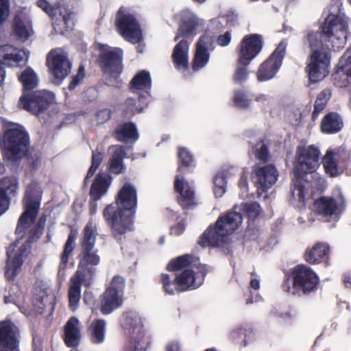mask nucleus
<instances>
[{
	"label": "nucleus",
	"mask_w": 351,
	"mask_h": 351,
	"mask_svg": "<svg viewBox=\"0 0 351 351\" xmlns=\"http://www.w3.org/2000/svg\"><path fill=\"white\" fill-rule=\"evenodd\" d=\"M320 151L313 145L300 144L296 149L294 162V175L299 178L317 180L319 175L316 173L319 167Z\"/></svg>",
	"instance_id": "nucleus-8"
},
{
	"label": "nucleus",
	"mask_w": 351,
	"mask_h": 351,
	"mask_svg": "<svg viewBox=\"0 0 351 351\" xmlns=\"http://www.w3.org/2000/svg\"><path fill=\"white\" fill-rule=\"evenodd\" d=\"M110 117V112L108 109H103L97 113V121L98 123H103Z\"/></svg>",
	"instance_id": "nucleus-60"
},
{
	"label": "nucleus",
	"mask_w": 351,
	"mask_h": 351,
	"mask_svg": "<svg viewBox=\"0 0 351 351\" xmlns=\"http://www.w3.org/2000/svg\"><path fill=\"white\" fill-rule=\"evenodd\" d=\"M25 93L20 97L19 105L21 108L34 114H39L54 101V94L45 90L34 92L33 95L27 93L36 88L39 78L30 67L24 70L19 76Z\"/></svg>",
	"instance_id": "nucleus-5"
},
{
	"label": "nucleus",
	"mask_w": 351,
	"mask_h": 351,
	"mask_svg": "<svg viewBox=\"0 0 351 351\" xmlns=\"http://www.w3.org/2000/svg\"><path fill=\"white\" fill-rule=\"evenodd\" d=\"M346 200L340 188L335 189L332 197H322L314 203V210L319 215L328 217L339 216L346 209Z\"/></svg>",
	"instance_id": "nucleus-16"
},
{
	"label": "nucleus",
	"mask_w": 351,
	"mask_h": 351,
	"mask_svg": "<svg viewBox=\"0 0 351 351\" xmlns=\"http://www.w3.org/2000/svg\"><path fill=\"white\" fill-rule=\"evenodd\" d=\"M247 66H243L239 63L233 75V81L237 84H241L248 78Z\"/></svg>",
	"instance_id": "nucleus-50"
},
{
	"label": "nucleus",
	"mask_w": 351,
	"mask_h": 351,
	"mask_svg": "<svg viewBox=\"0 0 351 351\" xmlns=\"http://www.w3.org/2000/svg\"><path fill=\"white\" fill-rule=\"evenodd\" d=\"M84 69L83 67H80L79 69L77 74L73 78L71 82L70 83L69 88L70 90L74 89L76 86L79 84V82L84 78Z\"/></svg>",
	"instance_id": "nucleus-59"
},
{
	"label": "nucleus",
	"mask_w": 351,
	"mask_h": 351,
	"mask_svg": "<svg viewBox=\"0 0 351 351\" xmlns=\"http://www.w3.org/2000/svg\"><path fill=\"white\" fill-rule=\"evenodd\" d=\"M184 230L185 224L184 219H180L177 224L171 227V234L175 236H179L184 232Z\"/></svg>",
	"instance_id": "nucleus-58"
},
{
	"label": "nucleus",
	"mask_w": 351,
	"mask_h": 351,
	"mask_svg": "<svg viewBox=\"0 0 351 351\" xmlns=\"http://www.w3.org/2000/svg\"><path fill=\"white\" fill-rule=\"evenodd\" d=\"M262 212L257 202L235 205L233 210L221 215L214 226H210L202 236L199 244L203 247H222L232 234L241 225L243 213L250 220L258 217Z\"/></svg>",
	"instance_id": "nucleus-3"
},
{
	"label": "nucleus",
	"mask_w": 351,
	"mask_h": 351,
	"mask_svg": "<svg viewBox=\"0 0 351 351\" xmlns=\"http://www.w3.org/2000/svg\"><path fill=\"white\" fill-rule=\"evenodd\" d=\"M160 282L164 291L169 295H174L182 291L180 290L178 281L176 280V276L172 277L169 274H162L160 276Z\"/></svg>",
	"instance_id": "nucleus-45"
},
{
	"label": "nucleus",
	"mask_w": 351,
	"mask_h": 351,
	"mask_svg": "<svg viewBox=\"0 0 351 351\" xmlns=\"http://www.w3.org/2000/svg\"><path fill=\"white\" fill-rule=\"evenodd\" d=\"M97 230L96 223L90 219L84 229L83 237L81 240L82 249L95 248Z\"/></svg>",
	"instance_id": "nucleus-40"
},
{
	"label": "nucleus",
	"mask_w": 351,
	"mask_h": 351,
	"mask_svg": "<svg viewBox=\"0 0 351 351\" xmlns=\"http://www.w3.org/2000/svg\"><path fill=\"white\" fill-rule=\"evenodd\" d=\"M251 157L254 156L260 161L265 162L269 158L268 148L263 142H260L250 152Z\"/></svg>",
	"instance_id": "nucleus-48"
},
{
	"label": "nucleus",
	"mask_w": 351,
	"mask_h": 351,
	"mask_svg": "<svg viewBox=\"0 0 351 351\" xmlns=\"http://www.w3.org/2000/svg\"><path fill=\"white\" fill-rule=\"evenodd\" d=\"M166 351H183L180 343L178 341H171L166 346Z\"/></svg>",
	"instance_id": "nucleus-63"
},
{
	"label": "nucleus",
	"mask_w": 351,
	"mask_h": 351,
	"mask_svg": "<svg viewBox=\"0 0 351 351\" xmlns=\"http://www.w3.org/2000/svg\"><path fill=\"white\" fill-rule=\"evenodd\" d=\"M348 21L334 14H328L319 31L308 30L305 34L304 43L311 50L306 72L309 80L317 82L328 75L330 58L325 48L330 45L339 49L347 40Z\"/></svg>",
	"instance_id": "nucleus-2"
},
{
	"label": "nucleus",
	"mask_w": 351,
	"mask_h": 351,
	"mask_svg": "<svg viewBox=\"0 0 351 351\" xmlns=\"http://www.w3.org/2000/svg\"><path fill=\"white\" fill-rule=\"evenodd\" d=\"M121 328L130 334L137 333L143 327V322L140 315L135 311H127L120 318Z\"/></svg>",
	"instance_id": "nucleus-35"
},
{
	"label": "nucleus",
	"mask_w": 351,
	"mask_h": 351,
	"mask_svg": "<svg viewBox=\"0 0 351 351\" xmlns=\"http://www.w3.org/2000/svg\"><path fill=\"white\" fill-rule=\"evenodd\" d=\"M109 152L110 156L108 162V171L116 175L123 173L126 169L123 162L126 154L124 147L113 145L110 147Z\"/></svg>",
	"instance_id": "nucleus-31"
},
{
	"label": "nucleus",
	"mask_w": 351,
	"mask_h": 351,
	"mask_svg": "<svg viewBox=\"0 0 351 351\" xmlns=\"http://www.w3.org/2000/svg\"><path fill=\"white\" fill-rule=\"evenodd\" d=\"M226 19L224 16H221L217 19H212L209 23V27L211 29H221L225 27L226 25Z\"/></svg>",
	"instance_id": "nucleus-54"
},
{
	"label": "nucleus",
	"mask_w": 351,
	"mask_h": 351,
	"mask_svg": "<svg viewBox=\"0 0 351 351\" xmlns=\"http://www.w3.org/2000/svg\"><path fill=\"white\" fill-rule=\"evenodd\" d=\"M287 45V41L282 40L272 54L260 66L256 75L258 81H267L276 76L281 66Z\"/></svg>",
	"instance_id": "nucleus-17"
},
{
	"label": "nucleus",
	"mask_w": 351,
	"mask_h": 351,
	"mask_svg": "<svg viewBox=\"0 0 351 351\" xmlns=\"http://www.w3.org/2000/svg\"><path fill=\"white\" fill-rule=\"evenodd\" d=\"M271 314L282 322H287L292 318L291 311L288 308L276 307L273 309Z\"/></svg>",
	"instance_id": "nucleus-51"
},
{
	"label": "nucleus",
	"mask_w": 351,
	"mask_h": 351,
	"mask_svg": "<svg viewBox=\"0 0 351 351\" xmlns=\"http://www.w3.org/2000/svg\"><path fill=\"white\" fill-rule=\"evenodd\" d=\"M5 160L15 162L24 157L29 147V138L25 128L16 123L8 125L0 138Z\"/></svg>",
	"instance_id": "nucleus-7"
},
{
	"label": "nucleus",
	"mask_w": 351,
	"mask_h": 351,
	"mask_svg": "<svg viewBox=\"0 0 351 351\" xmlns=\"http://www.w3.org/2000/svg\"><path fill=\"white\" fill-rule=\"evenodd\" d=\"M174 187L178 194V203L184 209L190 208L197 204L193 185L186 181L182 176H176Z\"/></svg>",
	"instance_id": "nucleus-21"
},
{
	"label": "nucleus",
	"mask_w": 351,
	"mask_h": 351,
	"mask_svg": "<svg viewBox=\"0 0 351 351\" xmlns=\"http://www.w3.org/2000/svg\"><path fill=\"white\" fill-rule=\"evenodd\" d=\"M335 84L339 87L351 84V46L346 50L340 60V66L333 74Z\"/></svg>",
	"instance_id": "nucleus-26"
},
{
	"label": "nucleus",
	"mask_w": 351,
	"mask_h": 351,
	"mask_svg": "<svg viewBox=\"0 0 351 351\" xmlns=\"http://www.w3.org/2000/svg\"><path fill=\"white\" fill-rule=\"evenodd\" d=\"M17 289L18 287L16 286L15 288L13 289L12 293L10 291L8 295H5L4 302L5 304L13 303L16 305H19V295L14 291L15 290L17 291Z\"/></svg>",
	"instance_id": "nucleus-56"
},
{
	"label": "nucleus",
	"mask_w": 351,
	"mask_h": 351,
	"mask_svg": "<svg viewBox=\"0 0 351 351\" xmlns=\"http://www.w3.org/2000/svg\"><path fill=\"white\" fill-rule=\"evenodd\" d=\"M330 97V93L328 90L321 92L315 101L313 118L316 119L319 114L324 109L326 104Z\"/></svg>",
	"instance_id": "nucleus-47"
},
{
	"label": "nucleus",
	"mask_w": 351,
	"mask_h": 351,
	"mask_svg": "<svg viewBox=\"0 0 351 351\" xmlns=\"http://www.w3.org/2000/svg\"><path fill=\"white\" fill-rule=\"evenodd\" d=\"M308 178H299L295 177L293 180V185L291 188V203L295 207L301 208L304 206L305 202L308 197L307 183Z\"/></svg>",
	"instance_id": "nucleus-29"
},
{
	"label": "nucleus",
	"mask_w": 351,
	"mask_h": 351,
	"mask_svg": "<svg viewBox=\"0 0 351 351\" xmlns=\"http://www.w3.org/2000/svg\"><path fill=\"white\" fill-rule=\"evenodd\" d=\"M10 15L9 0H0V25Z\"/></svg>",
	"instance_id": "nucleus-52"
},
{
	"label": "nucleus",
	"mask_w": 351,
	"mask_h": 351,
	"mask_svg": "<svg viewBox=\"0 0 351 351\" xmlns=\"http://www.w3.org/2000/svg\"><path fill=\"white\" fill-rule=\"evenodd\" d=\"M74 23V13L64 10L60 13L59 17L53 23V25L57 33L64 34L73 29Z\"/></svg>",
	"instance_id": "nucleus-38"
},
{
	"label": "nucleus",
	"mask_w": 351,
	"mask_h": 351,
	"mask_svg": "<svg viewBox=\"0 0 351 351\" xmlns=\"http://www.w3.org/2000/svg\"><path fill=\"white\" fill-rule=\"evenodd\" d=\"M85 274L77 270L70 280L69 289V306L72 311H75L81 298V286L84 280Z\"/></svg>",
	"instance_id": "nucleus-34"
},
{
	"label": "nucleus",
	"mask_w": 351,
	"mask_h": 351,
	"mask_svg": "<svg viewBox=\"0 0 351 351\" xmlns=\"http://www.w3.org/2000/svg\"><path fill=\"white\" fill-rule=\"evenodd\" d=\"M173 49L171 60L174 67L181 71H186L189 66V48L192 40L181 37Z\"/></svg>",
	"instance_id": "nucleus-23"
},
{
	"label": "nucleus",
	"mask_w": 351,
	"mask_h": 351,
	"mask_svg": "<svg viewBox=\"0 0 351 351\" xmlns=\"http://www.w3.org/2000/svg\"><path fill=\"white\" fill-rule=\"evenodd\" d=\"M152 86L150 75L145 71L138 73L130 82V89L138 95V104L135 99L129 98L126 100L123 110L126 117H131L141 112L147 106L149 101V90Z\"/></svg>",
	"instance_id": "nucleus-9"
},
{
	"label": "nucleus",
	"mask_w": 351,
	"mask_h": 351,
	"mask_svg": "<svg viewBox=\"0 0 351 351\" xmlns=\"http://www.w3.org/2000/svg\"><path fill=\"white\" fill-rule=\"evenodd\" d=\"M149 344V339L145 336H142L140 339L135 341L133 346L136 351H145Z\"/></svg>",
	"instance_id": "nucleus-55"
},
{
	"label": "nucleus",
	"mask_w": 351,
	"mask_h": 351,
	"mask_svg": "<svg viewBox=\"0 0 351 351\" xmlns=\"http://www.w3.org/2000/svg\"><path fill=\"white\" fill-rule=\"evenodd\" d=\"M112 181V178L109 175L99 173L90 189V197L93 202H91L90 206V214L94 215L97 211V201H98L102 195L108 191Z\"/></svg>",
	"instance_id": "nucleus-25"
},
{
	"label": "nucleus",
	"mask_w": 351,
	"mask_h": 351,
	"mask_svg": "<svg viewBox=\"0 0 351 351\" xmlns=\"http://www.w3.org/2000/svg\"><path fill=\"white\" fill-rule=\"evenodd\" d=\"M75 247V237L70 234L64 245V251L61 255V261L59 265V275H64V270L69 261V256L71 254Z\"/></svg>",
	"instance_id": "nucleus-44"
},
{
	"label": "nucleus",
	"mask_w": 351,
	"mask_h": 351,
	"mask_svg": "<svg viewBox=\"0 0 351 351\" xmlns=\"http://www.w3.org/2000/svg\"><path fill=\"white\" fill-rule=\"evenodd\" d=\"M90 338L93 343L100 344L106 338V322L104 319L94 320L90 326Z\"/></svg>",
	"instance_id": "nucleus-42"
},
{
	"label": "nucleus",
	"mask_w": 351,
	"mask_h": 351,
	"mask_svg": "<svg viewBox=\"0 0 351 351\" xmlns=\"http://www.w3.org/2000/svg\"><path fill=\"white\" fill-rule=\"evenodd\" d=\"M232 37L230 32H226L222 35H220L217 38V43L221 47L228 46L231 41Z\"/></svg>",
	"instance_id": "nucleus-61"
},
{
	"label": "nucleus",
	"mask_w": 351,
	"mask_h": 351,
	"mask_svg": "<svg viewBox=\"0 0 351 351\" xmlns=\"http://www.w3.org/2000/svg\"><path fill=\"white\" fill-rule=\"evenodd\" d=\"M37 5L49 16L53 17L56 15V8L46 0H38L37 1Z\"/></svg>",
	"instance_id": "nucleus-53"
},
{
	"label": "nucleus",
	"mask_w": 351,
	"mask_h": 351,
	"mask_svg": "<svg viewBox=\"0 0 351 351\" xmlns=\"http://www.w3.org/2000/svg\"><path fill=\"white\" fill-rule=\"evenodd\" d=\"M116 138L124 143H134L139 138L136 125L132 122L119 125L115 131Z\"/></svg>",
	"instance_id": "nucleus-37"
},
{
	"label": "nucleus",
	"mask_w": 351,
	"mask_h": 351,
	"mask_svg": "<svg viewBox=\"0 0 351 351\" xmlns=\"http://www.w3.org/2000/svg\"><path fill=\"white\" fill-rule=\"evenodd\" d=\"M42 193L38 183L32 182L27 188L23 199L25 210L19 219L16 234L21 239L27 235V239L24 242L17 239L7 250L5 277L9 280H14L21 271L22 265L30 251V243L39 239L43 233L47 221L45 216H41L36 225L32 228L40 210Z\"/></svg>",
	"instance_id": "nucleus-1"
},
{
	"label": "nucleus",
	"mask_w": 351,
	"mask_h": 351,
	"mask_svg": "<svg viewBox=\"0 0 351 351\" xmlns=\"http://www.w3.org/2000/svg\"><path fill=\"white\" fill-rule=\"evenodd\" d=\"M64 339L69 347L77 346L81 339L80 322L75 317H71L64 326Z\"/></svg>",
	"instance_id": "nucleus-32"
},
{
	"label": "nucleus",
	"mask_w": 351,
	"mask_h": 351,
	"mask_svg": "<svg viewBox=\"0 0 351 351\" xmlns=\"http://www.w3.org/2000/svg\"><path fill=\"white\" fill-rule=\"evenodd\" d=\"M262 47L263 40L259 35L252 34L245 36L240 45L238 63L248 66L261 52Z\"/></svg>",
	"instance_id": "nucleus-19"
},
{
	"label": "nucleus",
	"mask_w": 351,
	"mask_h": 351,
	"mask_svg": "<svg viewBox=\"0 0 351 351\" xmlns=\"http://www.w3.org/2000/svg\"><path fill=\"white\" fill-rule=\"evenodd\" d=\"M237 173L234 167H226L219 171L213 178V192L216 197H221L227 191L228 182Z\"/></svg>",
	"instance_id": "nucleus-28"
},
{
	"label": "nucleus",
	"mask_w": 351,
	"mask_h": 351,
	"mask_svg": "<svg viewBox=\"0 0 351 351\" xmlns=\"http://www.w3.org/2000/svg\"><path fill=\"white\" fill-rule=\"evenodd\" d=\"M213 37L204 34L200 36L195 44L191 66L193 71H199L208 64L210 60V51H213Z\"/></svg>",
	"instance_id": "nucleus-18"
},
{
	"label": "nucleus",
	"mask_w": 351,
	"mask_h": 351,
	"mask_svg": "<svg viewBox=\"0 0 351 351\" xmlns=\"http://www.w3.org/2000/svg\"><path fill=\"white\" fill-rule=\"evenodd\" d=\"M136 205L135 188L125 184L118 194L116 204L108 205L104 210V217L115 234H122L131 230Z\"/></svg>",
	"instance_id": "nucleus-4"
},
{
	"label": "nucleus",
	"mask_w": 351,
	"mask_h": 351,
	"mask_svg": "<svg viewBox=\"0 0 351 351\" xmlns=\"http://www.w3.org/2000/svg\"><path fill=\"white\" fill-rule=\"evenodd\" d=\"M29 58V53L11 45L0 46V62L11 67L18 66L24 58Z\"/></svg>",
	"instance_id": "nucleus-27"
},
{
	"label": "nucleus",
	"mask_w": 351,
	"mask_h": 351,
	"mask_svg": "<svg viewBox=\"0 0 351 351\" xmlns=\"http://www.w3.org/2000/svg\"><path fill=\"white\" fill-rule=\"evenodd\" d=\"M330 248L326 243H317L311 247L306 249L304 259L312 265L319 264L329 258Z\"/></svg>",
	"instance_id": "nucleus-30"
},
{
	"label": "nucleus",
	"mask_w": 351,
	"mask_h": 351,
	"mask_svg": "<svg viewBox=\"0 0 351 351\" xmlns=\"http://www.w3.org/2000/svg\"><path fill=\"white\" fill-rule=\"evenodd\" d=\"M343 123L340 115L336 112L327 114L322 119L321 129L326 134H334L339 132Z\"/></svg>",
	"instance_id": "nucleus-39"
},
{
	"label": "nucleus",
	"mask_w": 351,
	"mask_h": 351,
	"mask_svg": "<svg viewBox=\"0 0 351 351\" xmlns=\"http://www.w3.org/2000/svg\"><path fill=\"white\" fill-rule=\"evenodd\" d=\"M176 16L180 20V25L174 40H178L181 37L193 40L205 27V21L190 9L182 10Z\"/></svg>",
	"instance_id": "nucleus-12"
},
{
	"label": "nucleus",
	"mask_w": 351,
	"mask_h": 351,
	"mask_svg": "<svg viewBox=\"0 0 351 351\" xmlns=\"http://www.w3.org/2000/svg\"><path fill=\"white\" fill-rule=\"evenodd\" d=\"M167 268L169 271H176V280L182 291L200 287L206 274V267L197 266L193 263V257L188 254L173 259Z\"/></svg>",
	"instance_id": "nucleus-6"
},
{
	"label": "nucleus",
	"mask_w": 351,
	"mask_h": 351,
	"mask_svg": "<svg viewBox=\"0 0 351 351\" xmlns=\"http://www.w3.org/2000/svg\"><path fill=\"white\" fill-rule=\"evenodd\" d=\"M179 172H184L187 169L193 168L195 161L191 152L185 147H180L178 150Z\"/></svg>",
	"instance_id": "nucleus-43"
},
{
	"label": "nucleus",
	"mask_w": 351,
	"mask_h": 351,
	"mask_svg": "<svg viewBox=\"0 0 351 351\" xmlns=\"http://www.w3.org/2000/svg\"><path fill=\"white\" fill-rule=\"evenodd\" d=\"M125 280L119 276H114L102 295L101 311L104 315L110 314L123 304Z\"/></svg>",
	"instance_id": "nucleus-13"
},
{
	"label": "nucleus",
	"mask_w": 351,
	"mask_h": 351,
	"mask_svg": "<svg viewBox=\"0 0 351 351\" xmlns=\"http://www.w3.org/2000/svg\"><path fill=\"white\" fill-rule=\"evenodd\" d=\"M292 286L289 283L283 285L284 291L292 295L307 294L316 290L319 283L317 274L310 267L300 265L295 267L291 272Z\"/></svg>",
	"instance_id": "nucleus-10"
},
{
	"label": "nucleus",
	"mask_w": 351,
	"mask_h": 351,
	"mask_svg": "<svg viewBox=\"0 0 351 351\" xmlns=\"http://www.w3.org/2000/svg\"><path fill=\"white\" fill-rule=\"evenodd\" d=\"M100 263V257L98 255L97 250L82 249L80 259L78 265L79 271L83 274L85 272L93 273L94 267Z\"/></svg>",
	"instance_id": "nucleus-33"
},
{
	"label": "nucleus",
	"mask_w": 351,
	"mask_h": 351,
	"mask_svg": "<svg viewBox=\"0 0 351 351\" xmlns=\"http://www.w3.org/2000/svg\"><path fill=\"white\" fill-rule=\"evenodd\" d=\"M104 155L101 152H99L97 150L93 152L92 155V164L90 167L89 168L85 180L86 181L88 179L92 178L95 173L97 169L101 165L103 160Z\"/></svg>",
	"instance_id": "nucleus-49"
},
{
	"label": "nucleus",
	"mask_w": 351,
	"mask_h": 351,
	"mask_svg": "<svg viewBox=\"0 0 351 351\" xmlns=\"http://www.w3.org/2000/svg\"><path fill=\"white\" fill-rule=\"evenodd\" d=\"M10 202L9 197L0 191V216L9 208Z\"/></svg>",
	"instance_id": "nucleus-57"
},
{
	"label": "nucleus",
	"mask_w": 351,
	"mask_h": 351,
	"mask_svg": "<svg viewBox=\"0 0 351 351\" xmlns=\"http://www.w3.org/2000/svg\"><path fill=\"white\" fill-rule=\"evenodd\" d=\"M19 189V180L14 176H5L0 180V191L5 195L10 200L16 197Z\"/></svg>",
	"instance_id": "nucleus-41"
},
{
	"label": "nucleus",
	"mask_w": 351,
	"mask_h": 351,
	"mask_svg": "<svg viewBox=\"0 0 351 351\" xmlns=\"http://www.w3.org/2000/svg\"><path fill=\"white\" fill-rule=\"evenodd\" d=\"M97 46L100 51L99 62L102 69L114 76L120 74L122 70L123 50L103 44H98Z\"/></svg>",
	"instance_id": "nucleus-15"
},
{
	"label": "nucleus",
	"mask_w": 351,
	"mask_h": 351,
	"mask_svg": "<svg viewBox=\"0 0 351 351\" xmlns=\"http://www.w3.org/2000/svg\"><path fill=\"white\" fill-rule=\"evenodd\" d=\"M278 173L271 165L258 169L253 176V180L258 190L265 191L271 188L277 181Z\"/></svg>",
	"instance_id": "nucleus-24"
},
{
	"label": "nucleus",
	"mask_w": 351,
	"mask_h": 351,
	"mask_svg": "<svg viewBox=\"0 0 351 351\" xmlns=\"http://www.w3.org/2000/svg\"><path fill=\"white\" fill-rule=\"evenodd\" d=\"M13 28L14 34L23 42L27 40L34 34L32 21L24 16L14 17Z\"/></svg>",
	"instance_id": "nucleus-36"
},
{
	"label": "nucleus",
	"mask_w": 351,
	"mask_h": 351,
	"mask_svg": "<svg viewBox=\"0 0 351 351\" xmlns=\"http://www.w3.org/2000/svg\"><path fill=\"white\" fill-rule=\"evenodd\" d=\"M47 65L54 77V83L57 84H60L69 75L71 68L68 54L62 48H56L49 52Z\"/></svg>",
	"instance_id": "nucleus-14"
},
{
	"label": "nucleus",
	"mask_w": 351,
	"mask_h": 351,
	"mask_svg": "<svg viewBox=\"0 0 351 351\" xmlns=\"http://www.w3.org/2000/svg\"><path fill=\"white\" fill-rule=\"evenodd\" d=\"M255 100L263 106H267L271 103L272 98L267 95L260 94L256 97Z\"/></svg>",
	"instance_id": "nucleus-62"
},
{
	"label": "nucleus",
	"mask_w": 351,
	"mask_h": 351,
	"mask_svg": "<svg viewBox=\"0 0 351 351\" xmlns=\"http://www.w3.org/2000/svg\"><path fill=\"white\" fill-rule=\"evenodd\" d=\"M232 101L234 106L239 108H247L252 104V97L247 92L241 90L234 91Z\"/></svg>",
	"instance_id": "nucleus-46"
},
{
	"label": "nucleus",
	"mask_w": 351,
	"mask_h": 351,
	"mask_svg": "<svg viewBox=\"0 0 351 351\" xmlns=\"http://www.w3.org/2000/svg\"><path fill=\"white\" fill-rule=\"evenodd\" d=\"M347 158V154L343 149H328L322 160L326 172L332 177L339 176L343 171V166L346 164Z\"/></svg>",
	"instance_id": "nucleus-20"
},
{
	"label": "nucleus",
	"mask_w": 351,
	"mask_h": 351,
	"mask_svg": "<svg viewBox=\"0 0 351 351\" xmlns=\"http://www.w3.org/2000/svg\"><path fill=\"white\" fill-rule=\"evenodd\" d=\"M19 330L10 321L0 322V351L19 350Z\"/></svg>",
	"instance_id": "nucleus-22"
},
{
	"label": "nucleus",
	"mask_w": 351,
	"mask_h": 351,
	"mask_svg": "<svg viewBox=\"0 0 351 351\" xmlns=\"http://www.w3.org/2000/svg\"><path fill=\"white\" fill-rule=\"evenodd\" d=\"M116 26L117 31L125 40L133 43L138 44L137 50L142 53L144 45L142 42V32L135 17L125 8H121L118 12Z\"/></svg>",
	"instance_id": "nucleus-11"
},
{
	"label": "nucleus",
	"mask_w": 351,
	"mask_h": 351,
	"mask_svg": "<svg viewBox=\"0 0 351 351\" xmlns=\"http://www.w3.org/2000/svg\"><path fill=\"white\" fill-rule=\"evenodd\" d=\"M226 19V25H234L238 19V16L234 13L227 14L224 16Z\"/></svg>",
	"instance_id": "nucleus-64"
}]
</instances>
